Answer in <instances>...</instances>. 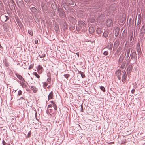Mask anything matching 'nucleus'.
<instances>
[{
	"mask_svg": "<svg viewBox=\"0 0 145 145\" xmlns=\"http://www.w3.org/2000/svg\"><path fill=\"white\" fill-rule=\"evenodd\" d=\"M118 33H117V34H116V33H115V37H116L118 36Z\"/></svg>",
	"mask_w": 145,
	"mask_h": 145,
	"instance_id": "nucleus-46",
	"label": "nucleus"
},
{
	"mask_svg": "<svg viewBox=\"0 0 145 145\" xmlns=\"http://www.w3.org/2000/svg\"><path fill=\"white\" fill-rule=\"evenodd\" d=\"M115 74L117 76L118 79L120 80L121 79V72L120 70H118L115 72Z\"/></svg>",
	"mask_w": 145,
	"mask_h": 145,
	"instance_id": "nucleus-3",
	"label": "nucleus"
},
{
	"mask_svg": "<svg viewBox=\"0 0 145 145\" xmlns=\"http://www.w3.org/2000/svg\"><path fill=\"white\" fill-rule=\"evenodd\" d=\"M37 69L39 73H41L42 72V71L43 69V68L40 65H39Z\"/></svg>",
	"mask_w": 145,
	"mask_h": 145,
	"instance_id": "nucleus-9",
	"label": "nucleus"
},
{
	"mask_svg": "<svg viewBox=\"0 0 145 145\" xmlns=\"http://www.w3.org/2000/svg\"><path fill=\"white\" fill-rule=\"evenodd\" d=\"M38 40H35V43L36 44H37L38 43Z\"/></svg>",
	"mask_w": 145,
	"mask_h": 145,
	"instance_id": "nucleus-45",
	"label": "nucleus"
},
{
	"mask_svg": "<svg viewBox=\"0 0 145 145\" xmlns=\"http://www.w3.org/2000/svg\"><path fill=\"white\" fill-rule=\"evenodd\" d=\"M43 86L44 87H46L47 86L48 83L46 82H43Z\"/></svg>",
	"mask_w": 145,
	"mask_h": 145,
	"instance_id": "nucleus-33",
	"label": "nucleus"
},
{
	"mask_svg": "<svg viewBox=\"0 0 145 145\" xmlns=\"http://www.w3.org/2000/svg\"><path fill=\"white\" fill-rule=\"evenodd\" d=\"M132 68H133V67L131 65H129L127 69V72L128 73H130V72H131L132 71Z\"/></svg>",
	"mask_w": 145,
	"mask_h": 145,
	"instance_id": "nucleus-10",
	"label": "nucleus"
},
{
	"mask_svg": "<svg viewBox=\"0 0 145 145\" xmlns=\"http://www.w3.org/2000/svg\"><path fill=\"white\" fill-rule=\"evenodd\" d=\"M70 75L69 74H66L64 75V76L65 78H68L69 76Z\"/></svg>",
	"mask_w": 145,
	"mask_h": 145,
	"instance_id": "nucleus-34",
	"label": "nucleus"
},
{
	"mask_svg": "<svg viewBox=\"0 0 145 145\" xmlns=\"http://www.w3.org/2000/svg\"><path fill=\"white\" fill-rule=\"evenodd\" d=\"M127 77V74L125 71H122V81L124 82L125 80Z\"/></svg>",
	"mask_w": 145,
	"mask_h": 145,
	"instance_id": "nucleus-4",
	"label": "nucleus"
},
{
	"mask_svg": "<svg viewBox=\"0 0 145 145\" xmlns=\"http://www.w3.org/2000/svg\"><path fill=\"white\" fill-rule=\"evenodd\" d=\"M50 102L52 104V106H53L55 110H57V106L56 105V104H55V103H54V102L52 101H50Z\"/></svg>",
	"mask_w": 145,
	"mask_h": 145,
	"instance_id": "nucleus-12",
	"label": "nucleus"
},
{
	"mask_svg": "<svg viewBox=\"0 0 145 145\" xmlns=\"http://www.w3.org/2000/svg\"><path fill=\"white\" fill-rule=\"evenodd\" d=\"M42 10L44 11H46L47 10V7L45 5H42Z\"/></svg>",
	"mask_w": 145,
	"mask_h": 145,
	"instance_id": "nucleus-23",
	"label": "nucleus"
},
{
	"mask_svg": "<svg viewBox=\"0 0 145 145\" xmlns=\"http://www.w3.org/2000/svg\"><path fill=\"white\" fill-rule=\"evenodd\" d=\"M79 53H76V54L78 55V56H79Z\"/></svg>",
	"mask_w": 145,
	"mask_h": 145,
	"instance_id": "nucleus-49",
	"label": "nucleus"
},
{
	"mask_svg": "<svg viewBox=\"0 0 145 145\" xmlns=\"http://www.w3.org/2000/svg\"><path fill=\"white\" fill-rule=\"evenodd\" d=\"M33 74L37 78H40V76L38 75L36 72H34L33 73Z\"/></svg>",
	"mask_w": 145,
	"mask_h": 145,
	"instance_id": "nucleus-25",
	"label": "nucleus"
},
{
	"mask_svg": "<svg viewBox=\"0 0 145 145\" xmlns=\"http://www.w3.org/2000/svg\"><path fill=\"white\" fill-rule=\"evenodd\" d=\"M4 64L7 67H8L9 65L8 63L6 61H5Z\"/></svg>",
	"mask_w": 145,
	"mask_h": 145,
	"instance_id": "nucleus-38",
	"label": "nucleus"
},
{
	"mask_svg": "<svg viewBox=\"0 0 145 145\" xmlns=\"http://www.w3.org/2000/svg\"><path fill=\"white\" fill-rule=\"evenodd\" d=\"M131 57V59H135V63L136 62L137 56V54L136 53V52L135 50H133L132 52V50L131 51V54L129 56V59Z\"/></svg>",
	"mask_w": 145,
	"mask_h": 145,
	"instance_id": "nucleus-1",
	"label": "nucleus"
},
{
	"mask_svg": "<svg viewBox=\"0 0 145 145\" xmlns=\"http://www.w3.org/2000/svg\"><path fill=\"white\" fill-rule=\"evenodd\" d=\"M57 11L60 16L63 17L66 16L65 12L63 11V9L60 7L57 8Z\"/></svg>",
	"mask_w": 145,
	"mask_h": 145,
	"instance_id": "nucleus-2",
	"label": "nucleus"
},
{
	"mask_svg": "<svg viewBox=\"0 0 145 145\" xmlns=\"http://www.w3.org/2000/svg\"><path fill=\"white\" fill-rule=\"evenodd\" d=\"M47 81H48V82H50L51 81V79L50 78H47Z\"/></svg>",
	"mask_w": 145,
	"mask_h": 145,
	"instance_id": "nucleus-43",
	"label": "nucleus"
},
{
	"mask_svg": "<svg viewBox=\"0 0 145 145\" xmlns=\"http://www.w3.org/2000/svg\"><path fill=\"white\" fill-rule=\"evenodd\" d=\"M79 25L82 28V27H84L85 24V23L83 21H80L79 22Z\"/></svg>",
	"mask_w": 145,
	"mask_h": 145,
	"instance_id": "nucleus-15",
	"label": "nucleus"
},
{
	"mask_svg": "<svg viewBox=\"0 0 145 145\" xmlns=\"http://www.w3.org/2000/svg\"><path fill=\"white\" fill-rule=\"evenodd\" d=\"M109 34V32L107 31H105L103 34V35L105 38L107 37Z\"/></svg>",
	"mask_w": 145,
	"mask_h": 145,
	"instance_id": "nucleus-18",
	"label": "nucleus"
},
{
	"mask_svg": "<svg viewBox=\"0 0 145 145\" xmlns=\"http://www.w3.org/2000/svg\"><path fill=\"white\" fill-rule=\"evenodd\" d=\"M92 29H93V28L92 27H90L89 28V32L90 33H92L94 31V30L93 29L92 30Z\"/></svg>",
	"mask_w": 145,
	"mask_h": 145,
	"instance_id": "nucleus-30",
	"label": "nucleus"
},
{
	"mask_svg": "<svg viewBox=\"0 0 145 145\" xmlns=\"http://www.w3.org/2000/svg\"><path fill=\"white\" fill-rule=\"evenodd\" d=\"M97 33L98 34H100L102 32V31H101V30L100 29L98 28L97 29Z\"/></svg>",
	"mask_w": 145,
	"mask_h": 145,
	"instance_id": "nucleus-28",
	"label": "nucleus"
},
{
	"mask_svg": "<svg viewBox=\"0 0 145 145\" xmlns=\"http://www.w3.org/2000/svg\"><path fill=\"white\" fill-rule=\"evenodd\" d=\"M69 1L70 2L69 4L71 5H73V2L72 0H69Z\"/></svg>",
	"mask_w": 145,
	"mask_h": 145,
	"instance_id": "nucleus-37",
	"label": "nucleus"
},
{
	"mask_svg": "<svg viewBox=\"0 0 145 145\" xmlns=\"http://www.w3.org/2000/svg\"><path fill=\"white\" fill-rule=\"evenodd\" d=\"M103 54L105 56H107L108 54V52L107 51H105L104 52Z\"/></svg>",
	"mask_w": 145,
	"mask_h": 145,
	"instance_id": "nucleus-32",
	"label": "nucleus"
},
{
	"mask_svg": "<svg viewBox=\"0 0 145 145\" xmlns=\"http://www.w3.org/2000/svg\"><path fill=\"white\" fill-rule=\"evenodd\" d=\"M112 24H113L111 20L109 19L107 20L106 22V25L107 26L109 27H110L112 25Z\"/></svg>",
	"mask_w": 145,
	"mask_h": 145,
	"instance_id": "nucleus-7",
	"label": "nucleus"
},
{
	"mask_svg": "<svg viewBox=\"0 0 145 145\" xmlns=\"http://www.w3.org/2000/svg\"><path fill=\"white\" fill-rule=\"evenodd\" d=\"M123 60V57H122L121 56H120L119 57L118 62L119 63H121L122 62Z\"/></svg>",
	"mask_w": 145,
	"mask_h": 145,
	"instance_id": "nucleus-22",
	"label": "nucleus"
},
{
	"mask_svg": "<svg viewBox=\"0 0 145 145\" xmlns=\"http://www.w3.org/2000/svg\"><path fill=\"white\" fill-rule=\"evenodd\" d=\"M2 5L1 3H0V5L2 6Z\"/></svg>",
	"mask_w": 145,
	"mask_h": 145,
	"instance_id": "nucleus-48",
	"label": "nucleus"
},
{
	"mask_svg": "<svg viewBox=\"0 0 145 145\" xmlns=\"http://www.w3.org/2000/svg\"><path fill=\"white\" fill-rule=\"evenodd\" d=\"M63 6L64 7V8L66 10H67L68 9V5H67L66 3H63Z\"/></svg>",
	"mask_w": 145,
	"mask_h": 145,
	"instance_id": "nucleus-21",
	"label": "nucleus"
},
{
	"mask_svg": "<svg viewBox=\"0 0 145 145\" xmlns=\"http://www.w3.org/2000/svg\"><path fill=\"white\" fill-rule=\"evenodd\" d=\"M28 33L30 34L31 36L33 35V31L30 30H28Z\"/></svg>",
	"mask_w": 145,
	"mask_h": 145,
	"instance_id": "nucleus-29",
	"label": "nucleus"
},
{
	"mask_svg": "<svg viewBox=\"0 0 145 145\" xmlns=\"http://www.w3.org/2000/svg\"><path fill=\"white\" fill-rule=\"evenodd\" d=\"M53 95V93L51 92L49 95L48 97V100L51 99L52 98Z\"/></svg>",
	"mask_w": 145,
	"mask_h": 145,
	"instance_id": "nucleus-20",
	"label": "nucleus"
},
{
	"mask_svg": "<svg viewBox=\"0 0 145 145\" xmlns=\"http://www.w3.org/2000/svg\"><path fill=\"white\" fill-rule=\"evenodd\" d=\"M16 76L21 81H25V80L24 79V78L22 77V76L18 74H16Z\"/></svg>",
	"mask_w": 145,
	"mask_h": 145,
	"instance_id": "nucleus-11",
	"label": "nucleus"
},
{
	"mask_svg": "<svg viewBox=\"0 0 145 145\" xmlns=\"http://www.w3.org/2000/svg\"><path fill=\"white\" fill-rule=\"evenodd\" d=\"M135 91V90L134 89H132L131 91V92L132 93H133Z\"/></svg>",
	"mask_w": 145,
	"mask_h": 145,
	"instance_id": "nucleus-44",
	"label": "nucleus"
},
{
	"mask_svg": "<svg viewBox=\"0 0 145 145\" xmlns=\"http://www.w3.org/2000/svg\"><path fill=\"white\" fill-rule=\"evenodd\" d=\"M31 10L32 12L34 11V12H36V11L37 10V9L34 7H32L31 8Z\"/></svg>",
	"mask_w": 145,
	"mask_h": 145,
	"instance_id": "nucleus-26",
	"label": "nucleus"
},
{
	"mask_svg": "<svg viewBox=\"0 0 145 145\" xmlns=\"http://www.w3.org/2000/svg\"><path fill=\"white\" fill-rule=\"evenodd\" d=\"M24 99L22 97H21L20 99Z\"/></svg>",
	"mask_w": 145,
	"mask_h": 145,
	"instance_id": "nucleus-47",
	"label": "nucleus"
},
{
	"mask_svg": "<svg viewBox=\"0 0 145 145\" xmlns=\"http://www.w3.org/2000/svg\"><path fill=\"white\" fill-rule=\"evenodd\" d=\"M52 105H48V108H51V107H52Z\"/></svg>",
	"mask_w": 145,
	"mask_h": 145,
	"instance_id": "nucleus-40",
	"label": "nucleus"
},
{
	"mask_svg": "<svg viewBox=\"0 0 145 145\" xmlns=\"http://www.w3.org/2000/svg\"><path fill=\"white\" fill-rule=\"evenodd\" d=\"M31 88V89L33 91L34 93H36L37 91V89L35 86H32Z\"/></svg>",
	"mask_w": 145,
	"mask_h": 145,
	"instance_id": "nucleus-16",
	"label": "nucleus"
},
{
	"mask_svg": "<svg viewBox=\"0 0 145 145\" xmlns=\"http://www.w3.org/2000/svg\"><path fill=\"white\" fill-rule=\"evenodd\" d=\"M81 111L82 112H83V106H82V105H81Z\"/></svg>",
	"mask_w": 145,
	"mask_h": 145,
	"instance_id": "nucleus-41",
	"label": "nucleus"
},
{
	"mask_svg": "<svg viewBox=\"0 0 145 145\" xmlns=\"http://www.w3.org/2000/svg\"><path fill=\"white\" fill-rule=\"evenodd\" d=\"M34 66L33 64H32L30 65L28 69L29 70H30L33 68Z\"/></svg>",
	"mask_w": 145,
	"mask_h": 145,
	"instance_id": "nucleus-31",
	"label": "nucleus"
},
{
	"mask_svg": "<svg viewBox=\"0 0 145 145\" xmlns=\"http://www.w3.org/2000/svg\"><path fill=\"white\" fill-rule=\"evenodd\" d=\"M27 82L25 81H21L20 82V84L23 88H25L27 86Z\"/></svg>",
	"mask_w": 145,
	"mask_h": 145,
	"instance_id": "nucleus-8",
	"label": "nucleus"
},
{
	"mask_svg": "<svg viewBox=\"0 0 145 145\" xmlns=\"http://www.w3.org/2000/svg\"><path fill=\"white\" fill-rule=\"evenodd\" d=\"M7 145H10V144H7Z\"/></svg>",
	"mask_w": 145,
	"mask_h": 145,
	"instance_id": "nucleus-50",
	"label": "nucleus"
},
{
	"mask_svg": "<svg viewBox=\"0 0 145 145\" xmlns=\"http://www.w3.org/2000/svg\"><path fill=\"white\" fill-rule=\"evenodd\" d=\"M138 19L137 22V25H139L140 24L141 22V16H140L139 14L138 18Z\"/></svg>",
	"mask_w": 145,
	"mask_h": 145,
	"instance_id": "nucleus-17",
	"label": "nucleus"
},
{
	"mask_svg": "<svg viewBox=\"0 0 145 145\" xmlns=\"http://www.w3.org/2000/svg\"><path fill=\"white\" fill-rule=\"evenodd\" d=\"M112 44H110V47H106L105 48H107L108 49H109L110 50L112 49Z\"/></svg>",
	"mask_w": 145,
	"mask_h": 145,
	"instance_id": "nucleus-36",
	"label": "nucleus"
},
{
	"mask_svg": "<svg viewBox=\"0 0 145 145\" xmlns=\"http://www.w3.org/2000/svg\"><path fill=\"white\" fill-rule=\"evenodd\" d=\"M40 57L41 58L44 57L46 56V54L44 52H42L41 54H39Z\"/></svg>",
	"mask_w": 145,
	"mask_h": 145,
	"instance_id": "nucleus-19",
	"label": "nucleus"
},
{
	"mask_svg": "<svg viewBox=\"0 0 145 145\" xmlns=\"http://www.w3.org/2000/svg\"><path fill=\"white\" fill-rule=\"evenodd\" d=\"M5 16V17H6V20H5V21H7V20H8L9 19V17H8V16Z\"/></svg>",
	"mask_w": 145,
	"mask_h": 145,
	"instance_id": "nucleus-42",
	"label": "nucleus"
},
{
	"mask_svg": "<svg viewBox=\"0 0 145 145\" xmlns=\"http://www.w3.org/2000/svg\"><path fill=\"white\" fill-rule=\"evenodd\" d=\"M137 51L138 52V54L140 55L141 53V51L140 44H138L137 46Z\"/></svg>",
	"mask_w": 145,
	"mask_h": 145,
	"instance_id": "nucleus-6",
	"label": "nucleus"
},
{
	"mask_svg": "<svg viewBox=\"0 0 145 145\" xmlns=\"http://www.w3.org/2000/svg\"><path fill=\"white\" fill-rule=\"evenodd\" d=\"M2 144L3 145H5L7 144L6 143L4 140H3L2 142Z\"/></svg>",
	"mask_w": 145,
	"mask_h": 145,
	"instance_id": "nucleus-39",
	"label": "nucleus"
},
{
	"mask_svg": "<svg viewBox=\"0 0 145 145\" xmlns=\"http://www.w3.org/2000/svg\"><path fill=\"white\" fill-rule=\"evenodd\" d=\"M140 32L141 34L144 35L145 33V26H143L142 27Z\"/></svg>",
	"mask_w": 145,
	"mask_h": 145,
	"instance_id": "nucleus-13",
	"label": "nucleus"
},
{
	"mask_svg": "<svg viewBox=\"0 0 145 145\" xmlns=\"http://www.w3.org/2000/svg\"><path fill=\"white\" fill-rule=\"evenodd\" d=\"M79 73L81 74L82 78H84L85 77L84 74L83 72L81 71H80V72H79Z\"/></svg>",
	"mask_w": 145,
	"mask_h": 145,
	"instance_id": "nucleus-24",
	"label": "nucleus"
},
{
	"mask_svg": "<svg viewBox=\"0 0 145 145\" xmlns=\"http://www.w3.org/2000/svg\"><path fill=\"white\" fill-rule=\"evenodd\" d=\"M100 89L103 92H105V89L104 87L103 86H100Z\"/></svg>",
	"mask_w": 145,
	"mask_h": 145,
	"instance_id": "nucleus-27",
	"label": "nucleus"
},
{
	"mask_svg": "<svg viewBox=\"0 0 145 145\" xmlns=\"http://www.w3.org/2000/svg\"><path fill=\"white\" fill-rule=\"evenodd\" d=\"M22 92L21 90H19L18 91V95L19 96L22 94Z\"/></svg>",
	"mask_w": 145,
	"mask_h": 145,
	"instance_id": "nucleus-35",
	"label": "nucleus"
},
{
	"mask_svg": "<svg viewBox=\"0 0 145 145\" xmlns=\"http://www.w3.org/2000/svg\"><path fill=\"white\" fill-rule=\"evenodd\" d=\"M130 52V48H128V49L127 50V55L126 58L127 59L128 58L129 56V54Z\"/></svg>",
	"mask_w": 145,
	"mask_h": 145,
	"instance_id": "nucleus-14",
	"label": "nucleus"
},
{
	"mask_svg": "<svg viewBox=\"0 0 145 145\" xmlns=\"http://www.w3.org/2000/svg\"><path fill=\"white\" fill-rule=\"evenodd\" d=\"M105 18V15L104 14H102L99 16L98 17V20H100L101 22H103Z\"/></svg>",
	"mask_w": 145,
	"mask_h": 145,
	"instance_id": "nucleus-5",
	"label": "nucleus"
}]
</instances>
